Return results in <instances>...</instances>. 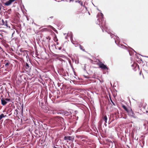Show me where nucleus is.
<instances>
[{
  "mask_svg": "<svg viewBox=\"0 0 148 148\" xmlns=\"http://www.w3.org/2000/svg\"><path fill=\"white\" fill-rule=\"evenodd\" d=\"M59 50H61V48L60 47V48H59Z\"/></svg>",
  "mask_w": 148,
  "mask_h": 148,
  "instance_id": "nucleus-28",
  "label": "nucleus"
},
{
  "mask_svg": "<svg viewBox=\"0 0 148 148\" xmlns=\"http://www.w3.org/2000/svg\"><path fill=\"white\" fill-rule=\"evenodd\" d=\"M55 119L56 121L61 122L62 123H63L64 122V119L61 117L56 116L55 118Z\"/></svg>",
  "mask_w": 148,
  "mask_h": 148,
  "instance_id": "nucleus-5",
  "label": "nucleus"
},
{
  "mask_svg": "<svg viewBox=\"0 0 148 148\" xmlns=\"http://www.w3.org/2000/svg\"><path fill=\"white\" fill-rule=\"evenodd\" d=\"M1 101L2 104L3 105H5L7 103V102L5 101V99H1Z\"/></svg>",
  "mask_w": 148,
  "mask_h": 148,
  "instance_id": "nucleus-8",
  "label": "nucleus"
},
{
  "mask_svg": "<svg viewBox=\"0 0 148 148\" xmlns=\"http://www.w3.org/2000/svg\"><path fill=\"white\" fill-rule=\"evenodd\" d=\"M71 137L70 136H65L64 139L65 140H71Z\"/></svg>",
  "mask_w": 148,
  "mask_h": 148,
  "instance_id": "nucleus-9",
  "label": "nucleus"
},
{
  "mask_svg": "<svg viewBox=\"0 0 148 148\" xmlns=\"http://www.w3.org/2000/svg\"><path fill=\"white\" fill-rule=\"evenodd\" d=\"M58 41V39L56 38V41Z\"/></svg>",
  "mask_w": 148,
  "mask_h": 148,
  "instance_id": "nucleus-27",
  "label": "nucleus"
},
{
  "mask_svg": "<svg viewBox=\"0 0 148 148\" xmlns=\"http://www.w3.org/2000/svg\"><path fill=\"white\" fill-rule=\"evenodd\" d=\"M80 48L83 51H84L85 49H83V47L81 45H80L79 46Z\"/></svg>",
  "mask_w": 148,
  "mask_h": 148,
  "instance_id": "nucleus-18",
  "label": "nucleus"
},
{
  "mask_svg": "<svg viewBox=\"0 0 148 148\" xmlns=\"http://www.w3.org/2000/svg\"><path fill=\"white\" fill-rule=\"evenodd\" d=\"M127 112L128 113V115L134 118H136V116L132 110L130 108H129Z\"/></svg>",
  "mask_w": 148,
  "mask_h": 148,
  "instance_id": "nucleus-3",
  "label": "nucleus"
},
{
  "mask_svg": "<svg viewBox=\"0 0 148 148\" xmlns=\"http://www.w3.org/2000/svg\"><path fill=\"white\" fill-rule=\"evenodd\" d=\"M3 25H4L5 26L7 27H8V26L7 24V21H5V22L4 23V24H3Z\"/></svg>",
  "mask_w": 148,
  "mask_h": 148,
  "instance_id": "nucleus-17",
  "label": "nucleus"
},
{
  "mask_svg": "<svg viewBox=\"0 0 148 148\" xmlns=\"http://www.w3.org/2000/svg\"><path fill=\"white\" fill-rule=\"evenodd\" d=\"M97 18H98V20L99 21V23L98 24L101 28L102 31L104 32V30L105 31L107 32L108 34H110L111 38H113L114 40L115 43L118 46L121 47L123 48H125L126 47L123 45H118V43L119 42V38L118 36H115L113 34L110 32L109 31H108V27L107 25L106 21L104 20L103 18V15L101 13H100L98 14L97 15Z\"/></svg>",
  "mask_w": 148,
  "mask_h": 148,
  "instance_id": "nucleus-1",
  "label": "nucleus"
},
{
  "mask_svg": "<svg viewBox=\"0 0 148 148\" xmlns=\"http://www.w3.org/2000/svg\"><path fill=\"white\" fill-rule=\"evenodd\" d=\"M76 122L75 123V124H76Z\"/></svg>",
  "mask_w": 148,
  "mask_h": 148,
  "instance_id": "nucleus-33",
  "label": "nucleus"
},
{
  "mask_svg": "<svg viewBox=\"0 0 148 148\" xmlns=\"http://www.w3.org/2000/svg\"><path fill=\"white\" fill-rule=\"evenodd\" d=\"M5 101H10V99H8V98H6L5 99Z\"/></svg>",
  "mask_w": 148,
  "mask_h": 148,
  "instance_id": "nucleus-20",
  "label": "nucleus"
},
{
  "mask_svg": "<svg viewBox=\"0 0 148 148\" xmlns=\"http://www.w3.org/2000/svg\"><path fill=\"white\" fill-rule=\"evenodd\" d=\"M66 34H64V35H65Z\"/></svg>",
  "mask_w": 148,
  "mask_h": 148,
  "instance_id": "nucleus-32",
  "label": "nucleus"
},
{
  "mask_svg": "<svg viewBox=\"0 0 148 148\" xmlns=\"http://www.w3.org/2000/svg\"><path fill=\"white\" fill-rule=\"evenodd\" d=\"M53 148H57L56 147L55 145H54L53 146Z\"/></svg>",
  "mask_w": 148,
  "mask_h": 148,
  "instance_id": "nucleus-24",
  "label": "nucleus"
},
{
  "mask_svg": "<svg viewBox=\"0 0 148 148\" xmlns=\"http://www.w3.org/2000/svg\"><path fill=\"white\" fill-rule=\"evenodd\" d=\"M53 18V16H51L49 17V18Z\"/></svg>",
  "mask_w": 148,
  "mask_h": 148,
  "instance_id": "nucleus-25",
  "label": "nucleus"
},
{
  "mask_svg": "<svg viewBox=\"0 0 148 148\" xmlns=\"http://www.w3.org/2000/svg\"><path fill=\"white\" fill-rule=\"evenodd\" d=\"M147 130L148 132V122H147Z\"/></svg>",
  "mask_w": 148,
  "mask_h": 148,
  "instance_id": "nucleus-23",
  "label": "nucleus"
},
{
  "mask_svg": "<svg viewBox=\"0 0 148 148\" xmlns=\"http://www.w3.org/2000/svg\"><path fill=\"white\" fill-rule=\"evenodd\" d=\"M111 101L112 103L114 105H115V103L113 102V101H112V100L111 99Z\"/></svg>",
  "mask_w": 148,
  "mask_h": 148,
  "instance_id": "nucleus-22",
  "label": "nucleus"
},
{
  "mask_svg": "<svg viewBox=\"0 0 148 148\" xmlns=\"http://www.w3.org/2000/svg\"><path fill=\"white\" fill-rule=\"evenodd\" d=\"M147 122H148L147 121L145 122L144 123L143 125L144 127V128L146 129V127H147Z\"/></svg>",
  "mask_w": 148,
  "mask_h": 148,
  "instance_id": "nucleus-15",
  "label": "nucleus"
},
{
  "mask_svg": "<svg viewBox=\"0 0 148 148\" xmlns=\"http://www.w3.org/2000/svg\"><path fill=\"white\" fill-rule=\"evenodd\" d=\"M10 64V63L9 62H7L5 64V66L7 67Z\"/></svg>",
  "mask_w": 148,
  "mask_h": 148,
  "instance_id": "nucleus-19",
  "label": "nucleus"
},
{
  "mask_svg": "<svg viewBox=\"0 0 148 148\" xmlns=\"http://www.w3.org/2000/svg\"><path fill=\"white\" fill-rule=\"evenodd\" d=\"M129 54H130V55H131V54H130V52L129 51Z\"/></svg>",
  "mask_w": 148,
  "mask_h": 148,
  "instance_id": "nucleus-29",
  "label": "nucleus"
},
{
  "mask_svg": "<svg viewBox=\"0 0 148 148\" xmlns=\"http://www.w3.org/2000/svg\"><path fill=\"white\" fill-rule=\"evenodd\" d=\"M99 67L103 69L108 70V68L103 63H100L98 64Z\"/></svg>",
  "mask_w": 148,
  "mask_h": 148,
  "instance_id": "nucleus-6",
  "label": "nucleus"
},
{
  "mask_svg": "<svg viewBox=\"0 0 148 148\" xmlns=\"http://www.w3.org/2000/svg\"><path fill=\"white\" fill-rule=\"evenodd\" d=\"M62 114L65 116H68L71 114L72 112L70 111H69V112L64 111L62 112Z\"/></svg>",
  "mask_w": 148,
  "mask_h": 148,
  "instance_id": "nucleus-7",
  "label": "nucleus"
},
{
  "mask_svg": "<svg viewBox=\"0 0 148 148\" xmlns=\"http://www.w3.org/2000/svg\"><path fill=\"white\" fill-rule=\"evenodd\" d=\"M67 36L70 37L71 42H72L73 44H75L74 43V41L73 40L72 33L71 32H68L67 34V36H66L65 37L66 39H67Z\"/></svg>",
  "mask_w": 148,
  "mask_h": 148,
  "instance_id": "nucleus-4",
  "label": "nucleus"
},
{
  "mask_svg": "<svg viewBox=\"0 0 148 148\" xmlns=\"http://www.w3.org/2000/svg\"><path fill=\"white\" fill-rule=\"evenodd\" d=\"M5 21H4V20L2 19L1 20H0V23L1 25H3V24H4V23Z\"/></svg>",
  "mask_w": 148,
  "mask_h": 148,
  "instance_id": "nucleus-14",
  "label": "nucleus"
},
{
  "mask_svg": "<svg viewBox=\"0 0 148 148\" xmlns=\"http://www.w3.org/2000/svg\"><path fill=\"white\" fill-rule=\"evenodd\" d=\"M103 120L105 121V123L107 122V118L106 116H105L103 118Z\"/></svg>",
  "mask_w": 148,
  "mask_h": 148,
  "instance_id": "nucleus-13",
  "label": "nucleus"
},
{
  "mask_svg": "<svg viewBox=\"0 0 148 148\" xmlns=\"http://www.w3.org/2000/svg\"><path fill=\"white\" fill-rule=\"evenodd\" d=\"M0 148H1V147H0Z\"/></svg>",
  "mask_w": 148,
  "mask_h": 148,
  "instance_id": "nucleus-34",
  "label": "nucleus"
},
{
  "mask_svg": "<svg viewBox=\"0 0 148 148\" xmlns=\"http://www.w3.org/2000/svg\"><path fill=\"white\" fill-rule=\"evenodd\" d=\"M49 26L52 29V30H53L54 31L56 32V29L54 28L53 27H52V26H51V25H50Z\"/></svg>",
  "mask_w": 148,
  "mask_h": 148,
  "instance_id": "nucleus-16",
  "label": "nucleus"
},
{
  "mask_svg": "<svg viewBox=\"0 0 148 148\" xmlns=\"http://www.w3.org/2000/svg\"><path fill=\"white\" fill-rule=\"evenodd\" d=\"M31 66L30 64H29L27 63H26L24 66V69L25 71L27 73H29L30 71Z\"/></svg>",
  "mask_w": 148,
  "mask_h": 148,
  "instance_id": "nucleus-2",
  "label": "nucleus"
},
{
  "mask_svg": "<svg viewBox=\"0 0 148 148\" xmlns=\"http://www.w3.org/2000/svg\"><path fill=\"white\" fill-rule=\"evenodd\" d=\"M23 56H25L27 58V56H28V55L27 53H26V55L25 54H24L23 55Z\"/></svg>",
  "mask_w": 148,
  "mask_h": 148,
  "instance_id": "nucleus-21",
  "label": "nucleus"
},
{
  "mask_svg": "<svg viewBox=\"0 0 148 148\" xmlns=\"http://www.w3.org/2000/svg\"><path fill=\"white\" fill-rule=\"evenodd\" d=\"M6 116V115H4L3 114H1L0 115V121L3 118L5 117Z\"/></svg>",
  "mask_w": 148,
  "mask_h": 148,
  "instance_id": "nucleus-10",
  "label": "nucleus"
},
{
  "mask_svg": "<svg viewBox=\"0 0 148 148\" xmlns=\"http://www.w3.org/2000/svg\"><path fill=\"white\" fill-rule=\"evenodd\" d=\"M122 107L123 108V109H124V110L127 112V111L129 109H128L126 107L123 105L122 106Z\"/></svg>",
  "mask_w": 148,
  "mask_h": 148,
  "instance_id": "nucleus-12",
  "label": "nucleus"
},
{
  "mask_svg": "<svg viewBox=\"0 0 148 148\" xmlns=\"http://www.w3.org/2000/svg\"><path fill=\"white\" fill-rule=\"evenodd\" d=\"M61 61H64H64L63 60H62V59H61Z\"/></svg>",
  "mask_w": 148,
  "mask_h": 148,
  "instance_id": "nucleus-26",
  "label": "nucleus"
},
{
  "mask_svg": "<svg viewBox=\"0 0 148 148\" xmlns=\"http://www.w3.org/2000/svg\"><path fill=\"white\" fill-rule=\"evenodd\" d=\"M133 50L135 52H136V51H134V50Z\"/></svg>",
  "mask_w": 148,
  "mask_h": 148,
  "instance_id": "nucleus-31",
  "label": "nucleus"
},
{
  "mask_svg": "<svg viewBox=\"0 0 148 148\" xmlns=\"http://www.w3.org/2000/svg\"><path fill=\"white\" fill-rule=\"evenodd\" d=\"M84 70H85V68H84Z\"/></svg>",
  "mask_w": 148,
  "mask_h": 148,
  "instance_id": "nucleus-30",
  "label": "nucleus"
},
{
  "mask_svg": "<svg viewBox=\"0 0 148 148\" xmlns=\"http://www.w3.org/2000/svg\"><path fill=\"white\" fill-rule=\"evenodd\" d=\"M76 2H78L81 6L83 5V2L81 1H79V0L76 1Z\"/></svg>",
  "mask_w": 148,
  "mask_h": 148,
  "instance_id": "nucleus-11",
  "label": "nucleus"
}]
</instances>
